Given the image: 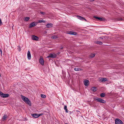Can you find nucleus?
Returning a JSON list of instances; mask_svg holds the SVG:
<instances>
[{"mask_svg": "<svg viewBox=\"0 0 124 124\" xmlns=\"http://www.w3.org/2000/svg\"><path fill=\"white\" fill-rule=\"evenodd\" d=\"M21 96L23 101L29 106H31V102L28 98L23 96L22 95H21Z\"/></svg>", "mask_w": 124, "mask_h": 124, "instance_id": "f257e3e1", "label": "nucleus"}, {"mask_svg": "<svg viewBox=\"0 0 124 124\" xmlns=\"http://www.w3.org/2000/svg\"><path fill=\"white\" fill-rule=\"evenodd\" d=\"M0 95L1 97L3 98H7L9 96V94H4L1 91H0Z\"/></svg>", "mask_w": 124, "mask_h": 124, "instance_id": "f03ea898", "label": "nucleus"}, {"mask_svg": "<svg viewBox=\"0 0 124 124\" xmlns=\"http://www.w3.org/2000/svg\"><path fill=\"white\" fill-rule=\"evenodd\" d=\"M95 100L99 102L103 103H105L106 102L105 101H104L103 99L99 98H96Z\"/></svg>", "mask_w": 124, "mask_h": 124, "instance_id": "7ed1b4c3", "label": "nucleus"}, {"mask_svg": "<svg viewBox=\"0 0 124 124\" xmlns=\"http://www.w3.org/2000/svg\"><path fill=\"white\" fill-rule=\"evenodd\" d=\"M115 123L116 124H123L122 121L118 118L116 119Z\"/></svg>", "mask_w": 124, "mask_h": 124, "instance_id": "20e7f679", "label": "nucleus"}, {"mask_svg": "<svg viewBox=\"0 0 124 124\" xmlns=\"http://www.w3.org/2000/svg\"><path fill=\"white\" fill-rule=\"evenodd\" d=\"M56 55L54 53L50 54L47 57V58H55L56 57Z\"/></svg>", "mask_w": 124, "mask_h": 124, "instance_id": "39448f33", "label": "nucleus"}, {"mask_svg": "<svg viewBox=\"0 0 124 124\" xmlns=\"http://www.w3.org/2000/svg\"><path fill=\"white\" fill-rule=\"evenodd\" d=\"M37 23L35 22L32 23L30 24L29 27V28H30L32 27L35 26L37 25Z\"/></svg>", "mask_w": 124, "mask_h": 124, "instance_id": "423d86ee", "label": "nucleus"}, {"mask_svg": "<svg viewBox=\"0 0 124 124\" xmlns=\"http://www.w3.org/2000/svg\"><path fill=\"white\" fill-rule=\"evenodd\" d=\"M39 62L40 64L42 65L44 64V62L43 59L42 57H40L39 60Z\"/></svg>", "mask_w": 124, "mask_h": 124, "instance_id": "0eeeda50", "label": "nucleus"}, {"mask_svg": "<svg viewBox=\"0 0 124 124\" xmlns=\"http://www.w3.org/2000/svg\"><path fill=\"white\" fill-rule=\"evenodd\" d=\"M31 38L32 39L34 40H38L39 39L38 37L34 35H32Z\"/></svg>", "mask_w": 124, "mask_h": 124, "instance_id": "6e6552de", "label": "nucleus"}, {"mask_svg": "<svg viewBox=\"0 0 124 124\" xmlns=\"http://www.w3.org/2000/svg\"><path fill=\"white\" fill-rule=\"evenodd\" d=\"M78 18L81 20H85V21H86V20L84 17L79 16H77Z\"/></svg>", "mask_w": 124, "mask_h": 124, "instance_id": "1a4fd4ad", "label": "nucleus"}, {"mask_svg": "<svg viewBox=\"0 0 124 124\" xmlns=\"http://www.w3.org/2000/svg\"><path fill=\"white\" fill-rule=\"evenodd\" d=\"M84 85L86 86H87L89 84V81L87 80H85L84 82Z\"/></svg>", "mask_w": 124, "mask_h": 124, "instance_id": "9d476101", "label": "nucleus"}, {"mask_svg": "<svg viewBox=\"0 0 124 124\" xmlns=\"http://www.w3.org/2000/svg\"><path fill=\"white\" fill-rule=\"evenodd\" d=\"M27 58L29 60H30L31 59V55L29 50L27 52Z\"/></svg>", "mask_w": 124, "mask_h": 124, "instance_id": "9b49d317", "label": "nucleus"}, {"mask_svg": "<svg viewBox=\"0 0 124 124\" xmlns=\"http://www.w3.org/2000/svg\"><path fill=\"white\" fill-rule=\"evenodd\" d=\"M43 115V113L40 114H31V115L32 116H42Z\"/></svg>", "mask_w": 124, "mask_h": 124, "instance_id": "f8f14e48", "label": "nucleus"}, {"mask_svg": "<svg viewBox=\"0 0 124 124\" xmlns=\"http://www.w3.org/2000/svg\"><path fill=\"white\" fill-rule=\"evenodd\" d=\"M67 33L68 34H71V35H75L76 34V32H74V31H69Z\"/></svg>", "mask_w": 124, "mask_h": 124, "instance_id": "ddd939ff", "label": "nucleus"}, {"mask_svg": "<svg viewBox=\"0 0 124 124\" xmlns=\"http://www.w3.org/2000/svg\"><path fill=\"white\" fill-rule=\"evenodd\" d=\"M46 27L48 28H49L53 26V24L51 23H48L46 25Z\"/></svg>", "mask_w": 124, "mask_h": 124, "instance_id": "4468645a", "label": "nucleus"}, {"mask_svg": "<svg viewBox=\"0 0 124 124\" xmlns=\"http://www.w3.org/2000/svg\"><path fill=\"white\" fill-rule=\"evenodd\" d=\"M100 81L101 82H104L107 81V79L105 78H102L100 80Z\"/></svg>", "mask_w": 124, "mask_h": 124, "instance_id": "2eb2a0df", "label": "nucleus"}, {"mask_svg": "<svg viewBox=\"0 0 124 124\" xmlns=\"http://www.w3.org/2000/svg\"><path fill=\"white\" fill-rule=\"evenodd\" d=\"M91 90L93 92H95L97 90V88L95 87H93L91 88Z\"/></svg>", "mask_w": 124, "mask_h": 124, "instance_id": "dca6fc26", "label": "nucleus"}, {"mask_svg": "<svg viewBox=\"0 0 124 124\" xmlns=\"http://www.w3.org/2000/svg\"><path fill=\"white\" fill-rule=\"evenodd\" d=\"M96 43L97 44L100 45H102V42L99 41H96Z\"/></svg>", "mask_w": 124, "mask_h": 124, "instance_id": "f3484780", "label": "nucleus"}, {"mask_svg": "<svg viewBox=\"0 0 124 124\" xmlns=\"http://www.w3.org/2000/svg\"><path fill=\"white\" fill-rule=\"evenodd\" d=\"M64 109L65 110V112H66L68 113V112H69V111L67 109V106H66L65 105L64 106Z\"/></svg>", "mask_w": 124, "mask_h": 124, "instance_id": "a211bd4d", "label": "nucleus"}, {"mask_svg": "<svg viewBox=\"0 0 124 124\" xmlns=\"http://www.w3.org/2000/svg\"><path fill=\"white\" fill-rule=\"evenodd\" d=\"M74 70L76 71L82 70V69L81 68H74Z\"/></svg>", "mask_w": 124, "mask_h": 124, "instance_id": "6ab92c4d", "label": "nucleus"}, {"mask_svg": "<svg viewBox=\"0 0 124 124\" xmlns=\"http://www.w3.org/2000/svg\"><path fill=\"white\" fill-rule=\"evenodd\" d=\"M30 19V18L29 17H26L24 18V20L25 21H28Z\"/></svg>", "mask_w": 124, "mask_h": 124, "instance_id": "aec40b11", "label": "nucleus"}, {"mask_svg": "<svg viewBox=\"0 0 124 124\" xmlns=\"http://www.w3.org/2000/svg\"><path fill=\"white\" fill-rule=\"evenodd\" d=\"M95 55V54H91L90 55V58H92Z\"/></svg>", "mask_w": 124, "mask_h": 124, "instance_id": "412c9836", "label": "nucleus"}, {"mask_svg": "<svg viewBox=\"0 0 124 124\" xmlns=\"http://www.w3.org/2000/svg\"><path fill=\"white\" fill-rule=\"evenodd\" d=\"M100 96L101 97H104L105 96V94L104 93H102L101 94Z\"/></svg>", "mask_w": 124, "mask_h": 124, "instance_id": "4be33fe9", "label": "nucleus"}, {"mask_svg": "<svg viewBox=\"0 0 124 124\" xmlns=\"http://www.w3.org/2000/svg\"><path fill=\"white\" fill-rule=\"evenodd\" d=\"M45 21L44 20H40L38 21V23H40L42 22L45 23Z\"/></svg>", "mask_w": 124, "mask_h": 124, "instance_id": "5701e85b", "label": "nucleus"}, {"mask_svg": "<svg viewBox=\"0 0 124 124\" xmlns=\"http://www.w3.org/2000/svg\"><path fill=\"white\" fill-rule=\"evenodd\" d=\"M41 97L42 98H45L46 97V95H44L43 94H41Z\"/></svg>", "mask_w": 124, "mask_h": 124, "instance_id": "b1692460", "label": "nucleus"}, {"mask_svg": "<svg viewBox=\"0 0 124 124\" xmlns=\"http://www.w3.org/2000/svg\"><path fill=\"white\" fill-rule=\"evenodd\" d=\"M98 19L101 21H103L104 20V18H102L99 17Z\"/></svg>", "mask_w": 124, "mask_h": 124, "instance_id": "393cba45", "label": "nucleus"}, {"mask_svg": "<svg viewBox=\"0 0 124 124\" xmlns=\"http://www.w3.org/2000/svg\"><path fill=\"white\" fill-rule=\"evenodd\" d=\"M117 20L119 21H121L123 20L122 19L121 17H119L117 19Z\"/></svg>", "mask_w": 124, "mask_h": 124, "instance_id": "a878e982", "label": "nucleus"}, {"mask_svg": "<svg viewBox=\"0 0 124 124\" xmlns=\"http://www.w3.org/2000/svg\"><path fill=\"white\" fill-rule=\"evenodd\" d=\"M51 38L52 39H56L57 38V37L56 36H52V37Z\"/></svg>", "mask_w": 124, "mask_h": 124, "instance_id": "bb28decb", "label": "nucleus"}, {"mask_svg": "<svg viewBox=\"0 0 124 124\" xmlns=\"http://www.w3.org/2000/svg\"><path fill=\"white\" fill-rule=\"evenodd\" d=\"M7 117H3V118H2V119L4 121L7 118Z\"/></svg>", "mask_w": 124, "mask_h": 124, "instance_id": "cd10ccee", "label": "nucleus"}, {"mask_svg": "<svg viewBox=\"0 0 124 124\" xmlns=\"http://www.w3.org/2000/svg\"><path fill=\"white\" fill-rule=\"evenodd\" d=\"M40 13L43 15H44L46 13L45 12H40Z\"/></svg>", "mask_w": 124, "mask_h": 124, "instance_id": "c85d7f7f", "label": "nucleus"}, {"mask_svg": "<svg viewBox=\"0 0 124 124\" xmlns=\"http://www.w3.org/2000/svg\"><path fill=\"white\" fill-rule=\"evenodd\" d=\"M17 49L19 51H20L21 49L20 47V46H18V48H17Z\"/></svg>", "mask_w": 124, "mask_h": 124, "instance_id": "c756f323", "label": "nucleus"}, {"mask_svg": "<svg viewBox=\"0 0 124 124\" xmlns=\"http://www.w3.org/2000/svg\"><path fill=\"white\" fill-rule=\"evenodd\" d=\"M0 54L1 55H2V51L1 49H0Z\"/></svg>", "mask_w": 124, "mask_h": 124, "instance_id": "7c9ffc66", "label": "nucleus"}, {"mask_svg": "<svg viewBox=\"0 0 124 124\" xmlns=\"http://www.w3.org/2000/svg\"><path fill=\"white\" fill-rule=\"evenodd\" d=\"M94 18L97 19H98V17L97 16H94Z\"/></svg>", "mask_w": 124, "mask_h": 124, "instance_id": "2f4dec72", "label": "nucleus"}, {"mask_svg": "<svg viewBox=\"0 0 124 124\" xmlns=\"http://www.w3.org/2000/svg\"><path fill=\"white\" fill-rule=\"evenodd\" d=\"M2 24V23L1 22V19L0 18V26L1 25V24Z\"/></svg>", "mask_w": 124, "mask_h": 124, "instance_id": "473e14b6", "label": "nucleus"}, {"mask_svg": "<svg viewBox=\"0 0 124 124\" xmlns=\"http://www.w3.org/2000/svg\"><path fill=\"white\" fill-rule=\"evenodd\" d=\"M85 117V118H83L86 121H87V119L86 117Z\"/></svg>", "mask_w": 124, "mask_h": 124, "instance_id": "72a5a7b5", "label": "nucleus"}, {"mask_svg": "<svg viewBox=\"0 0 124 124\" xmlns=\"http://www.w3.org/2000/svg\"><path fill=\"white\" fill-rule=\"evenodd\" d=\"M27 119L26 118V117L25 118V119H22V120L23 121H25V120H27Z\"/></svg>", "mask_w": 124, "mask_h": 124, "instance_id": "f704fd0d", "label": "nucleus"}, {"mask_svg": "<svg viewBox=\"0 0 124 124\" xmlns=\"http://www.w3.org/2000/svg\"><path fill=\"white\" fill-rule=\"evenodd\" d=\"M99 38L100 39H103V38L101 37H100Z\"/></svg>", "mask_w": 124, "mask_h": 124, "instance_id": "c9c22d12", "label": "nucleus"}, {"mask_svg": "<svg viewBox=\"0 0 124 124\" xmlns=\"http://www.w3.org/2000/svg\"><path fill=\"white\" fill-rule=\"evenodd\" d=\"M89 1H94V0H88Z\"/></svg>", "mask_w": 124, "mask_h": 124, "instance_id": "e433bc0d", "label": "nucleus"}, {"mask_svg": "<svg viewBox=\"0 0 124 124\" xmlns=\"http://www.w3.org/2000/svg\"><path fill=\"white\" fill-rule=\"evenodd\" d=\"M63 48V47H61V48H60V49H62Z\"/></svg>", "mask_w": 124, "mask_h": 124, "instance_id": "4c0bfd02", "label": "nucleus"}, {"mask_svg": "<svg viewBox=\"0 0 124 124\" xmlns=\"http://www.w3.org/2000/svg\"><path fill=\"white\" fill-rule=\"evenodd\" d=\"M34 117L35 118H37L39 117L37 116V117Z\"/></svg>", "mask_w": 124, "mask_h": 124, "instance_id": "58836bf2", "label": "nucleus"}, {"mask_svg": "<svg viewBox=\"0 0 124 124\" xmlns=\"http://www.w3.org/2000/svg\"><path fill=\"white\" fill-rule=\"evenodd\" d=\"M5 116V115H4V116Z\"/></svg>", "mask_w": 124, "mask_h": 124, "instance_id": "ea45409f", "label": "nucleus"}, {"mask_svg": "<svg viewBox=\"0 0 124 124\" xmlns=\"http://www.w3.org/2000/svg\"><path fill=\"white\" fill-rule=\"evenodd\" d=\"M65 124H68L67 123H65Z\"/></svg>", "mask_w": 124, "mask_h": 124, "instance_id": "a19ab883", "label": "nucleus"}]
</instances>
